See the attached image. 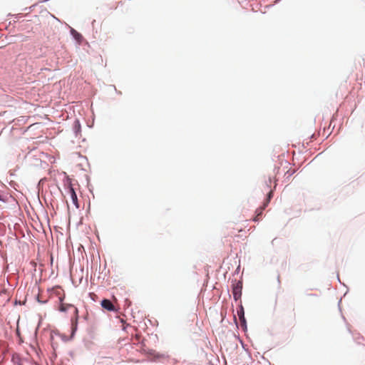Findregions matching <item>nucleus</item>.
<instances>
[{"instance_id":"obj_3","label":"nucleus","mask_w":365,"mask_h":365,"mask_svg":"<svg viewBox=\"0 0 365 365\" xmlns=\"http://www.w3.org/2000/svg\"><path fill=\"white\" fill-rule=\"evenodd\" d=\"M266 207H267V204H264L263 206H262V207H259L258 209H257V210H256V216L253 219L254 221H258L260 219V216L262 215V212L265 209Z\"/></svg>"},{"instance_id":"obj_2","label":"nucleus","mask_w":365,"mask_h":365,"mask_svg":"<svg viewBox=\"0 0 365 365\" xmlns=\"http://www.w3.org/2000/svg\"><path fill=\"white\" fill-rule=\"evenodd\" d=\"M101 306L108 311H114L115 307L109 299H103L101 302Z\"/></svg>"},{"instance_id":"obj_8","label":"nucleus","mask_w":365,"mask_h":365,"mask_svg":"<svg viewBox=\"0 0 365 365\" xmlns=\"http://www.w3.org/2000/svg\"><path fill=\"white\" fill-rule=\"evenodd\" d=\"M14 365H24V361L22 359H18L16 361L14 362Z\"/></svg>"},{"instance_id":"obj_6","label":"nucleus","mask_w":365,"mask_h":365,"mask_svg":"<svg viewBox=\"0 0 365 365\" xmlns=\"http://www.w3.org/2000/svg\"><path fill=\"white\" fill-rule=\"evenodd\" d=\"M272 196V190H270V191L269 192V193H268V197H267V202H266L264 204H267H267L269 203V200H270V199H271Z\"/></svg>"},{"instance_id":"obj_7","label":"nucleus","mask_w":365,"mask_h":365,"mask_svg":"<svg viewBox=\"0 0 365 365\" xmlns=\"http://www.w3.org/2000/svg\"><path fill=\"white\" fill-rule=\"evenodd\" d=\"M80 128H81V125H80L79 121L76 120L75 122V128L76 129L77 131H78L80 130Z\"/></svg>"},{"instance_id":"obj_9","label":"nucleus","mask_w":365,"mask_h":365,"mask_svg":"<svg viewBox=\"0 0 365 365\" xmlns=\"http://www.w3.org/2000/svg\"><path fill=\"white\" fill-rule=\"evenodd\" d=\"M60 310H61V312H64V311L66 310V309H65V308L63 307V306L62 305V306L61 307V308H60Z\"/></svg>"},{"instance_id":"obj_10","label":"nucleus","mask_w":365,"mask_h":365,"mask_svg":"<svg viewBox=\"0 0 365 365\" xmlns=\"http://www.w3.org/2000/svg\"><path fill=\"white\" fill-rule=\"evenodd\" d=\"M292 315H293V317L294 318L295 317V313H294V307L292 308Z\"/></svg>"},{"instance_id":"obj_5","label":"nucleus","mask_w":365,"mask_h":365,"mask_svg":"<svg viewBox=\"0 0 365 365\" xmlns=\"http://www.w3.org/2000/svg\"><path fill=\"white\" fill-rule=\"evenodd\" d=\"M233 297L235 300L239 299L240 297H241V292H240V289L239 287H235L233 289Z\"/></svg>"},{"instance_id":"obj_1","label":"nucleus","mask_w":365,"mask_h":365,"mask_svg":"<svg viewBox=\"0 0 365 365\" xmlns=\"http://www.w3.org/2000/svg\"><path fill=\"white\" fill-rule=\"evenodd\" d=\"M68 193L71 196L72 202L73 203V205L76 206V208H78L79 205H78V202L77 195L71 185H70L68 186Z\"/></svg>"},{"instance_id":"obj_11","label":"nucleus","mask_w":365,"mask_h":365,"mask_svg":"<svg viewBox=\"0 0 365 365\" xmlns=\"http://www.w3.org/2000/svg\"><path fill=\"white\" fill-rule=\"evenodd\" d=\"M140 336L139 335H138V334L135 335L136 340L138 341L140 339Z\"/></svg>"},{"instance_id":"obj_4","label":"nucleus","mask_w":365,"mask_h":365,"mask_svg":"<svg viewBox=\"0 0 365 365\" xmlns=\"http://www.w3.org/2000/svg\"><path fill=\"white\" fill-rule=\"evenodd\" d=\"M237 314L239 316L240 320L242 324H245V314H244V309L241 306L240 310L237 311Z\"/></svg>"}]
</instances>
